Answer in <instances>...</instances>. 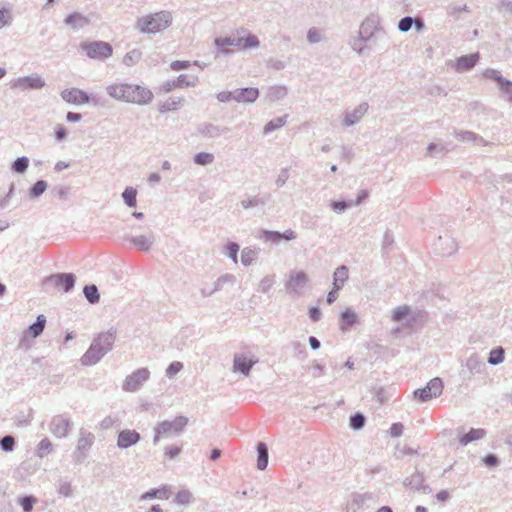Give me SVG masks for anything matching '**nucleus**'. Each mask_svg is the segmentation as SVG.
Segmentation results:
<instances>
[{"instance_id": "bb28decb", "label": "nucleus", "mask_w": 512, "mask_h": 512, "mask_svg": "<svg viewBox=\"0 0 512 512\" xmlns=\"http://www.w3.org/2000/svg\"><path fill=\"white\" fill-rule=\"evenodd\" d=\"M349 278V269L346 265H340L333 273V286L342 289Z\"/></svg>"}, {"instance_id": "4c0bfd02", "label": "nucleus", "mask_w": 512, "mask_h": 512, "mask_svg": "<svg viewBox=\"0 0 512 512\" xmlns=\"http://www.w3.org/2000/svg\"><path fill=\"white\" fill-rule=\"evenodd\" d=\"M83 294L90 304H97L100 301V293L95 284L84 286Z\"/></svg>"}, {"instance_id": "7ed1b4c3", "label": "nucleus", "mask_w": 512, "mask_h": 512, "mask_svg": "<svg viewBox=\"0 0 512 512\" xmlns=\"http://www.w3.org/2000/svg\"><path fill=\"white\" fill-rule=\"evenodd\" d=\"M172 22L171 12L162 10L139 17L135 27L142 34H156L170 27Z\"/></svg>"}, {"instance_id": "39448f33", "label": "nucleus", "mask_w": 512, "mask_h": 512, "mask_svg": "<svg viewBox=\"0 0 512 512\" xmlns=\"http://www.w3.org/2000/svg\"><path fill=\"white\" fill-rule=\"evenodd\" d=\"M95 441V436L93 433L87 431L84 428L79 430V438L77 441V446L75 451L73 452L74 462L77 464L83 463L85 458L87 457V453L89 449L92 447Z\"/></svg>"}, {"instance_id": "e2e57ef3", "label": "nucleus", "mask_w": 512, "mask_h": 512, "mask_svg": "<svg viewBox=\"0 0 512 512\" xmlns=\"http://www.w3.org/2000/svg\"><path fill=\"white\" fill-rule=\"evenodd\" d=\"M12 22V14L10 8H1L0 9V29L5 26L10 25Z\"/></svg>"}, {"instance_id": "58836bf2", "label": "nucleus", "mask_w": 512, "mask_h": 512, "mask_svg": "<svg viewBox=\"0 0 512 512\" xmlns=\"http://www.w3.org/2000/svg\"><path fill=\"white\" fill-rule=\"evenodd\" d=\"M259 249L245 247L241 252V262L244 266H250L258 257Z\"/></svg>"}, {"instance_id": "774afa93", "label": "nucleus", "mask_w": 512, "mask_h": 512, "mask_svg": "<svg viewBox=\"0 0 512 512\" xmlns=\"http://www.w3.org/2000/svg\"><path fill=\"white\" fill-rule=\"evenodd\" d=\"M499 89L502 93L508 95V101L512 102V81L505 78L504 81L499 84Z\"/></svg>"}, {"instance_id": "ddd939ff", "label": "nucleus", "mask_w": 512, "mask_h": 512, "mask_svg": "<svg viewBox=\"0 0 512 512\" xmlns=\"http://www.w3.org/2000/svg\"><path fill=\"white\" fill-rule=\"evenodd\" d=\"M45 80L39 75H30L18 77L12 81L13 88H20L22 90H38L45 87Z\"/></svg>"}, {"instance_id": "f03ea898", "label": "nucleus", "mask_w": 512, "mask_h": 512, "mask_svg": "<svg viewBox=\"0 0 512 512\" xmlns=\"http://www.w3.org/2000/svg\"><path fill=\"white\" fill-rule=\"evenodd\" d=\"M116 334L117 331L114 328L97 334L93 338L87 351L80 358L81 364L83 366H93L100 362L101 359L113 349Z\"/></svg>"}, {"instance_id": "c756f323", "label": "nucleus", "mask_w": 512, "mask_h": 512, "mask_svg": "<svg viewBox=\"0 0 512 512\" xmlns=\"http://www.w3.org/2000/svg\"><path fill=\"white\" fill-rule=\"evenodd\" d=\"M288 94V89L285 85H274L268 88L266 92V99L270 102H275L285 98Z\"/></svg>"}, {"instance_id": "1a4fd4ad", "label": "nucleus", "mask_w": 512, "mask_h": 512, "mask_svg": "<svg viewBox=\"0 0 512 512\" xmlns=\"http://www.w3.org/2000/svg\"><path fill=\"white\" fill-rule=\"evenodd\" d=\"M73 427L70 416L67 413L58 414L52 417L49 424L50 432L56 438H65L70 433Z\"/></svg>"}, {"instance_id": "0eeeda50", "label": "nucleus", "mask_w": 512, "mask_h": 512, "mask_svg": "<svg viewBox=\"0 0 512 512\" xmlns=\"http://www.w3.org/2000/svg\"><path fill=\"white\" fill-rule=\"evenodd\" d=\"M309 283L308 275L302 270H293L285 281V289L290 295H301V290Z\"/></svg>"}, {"instance_id": "4468645a", "label": "nucleus", "mask_w": 512, "mask_h": 512, "mask_svg": "<svg viewBox=\"0 0 512 512\" xmlns=\"http://www.w3.org/2000/svg\"><path fill=\"white\" fill-rule=\"evenodd\" d=\"M197 133L204 138H218L229 132V128L225 126L215 125L211 122H202L197 125Z\"/></svg>"}, {"instance_id": "aec40b11", "label": "nucleus", "mask_w": 512, "mask_h": 512, "mask_svg": "<svg viewBox=\"0 0 512 512\" xmlns=\"http://www.w3.org/2000/svg\"><path fill=\"white\" fill-rule=\"evenodd\" d=\"M234 93V101L238 103H254L259 97V89L256 87L235 89Z\"/></svg>"}, {"instance_id": "052dcab7", "label": "nucleus", "mask_w": 512, "mask_h": 512, "mask_svg": "<svg viewBox=\"0 0 512 512\" xmlns=\"http://www.w3.org/2000/svg\"><path fill=\"white\" fill-rule=\"evenodd\" d=\"M183 369V363L179 361H174L169 364L166 368L165 374L168 378L172 379L175 377L181 370Z\"/></svg>"}, {"instance_id": "f257e3e1", "label": "nucleus", "mask_w": 512, "mask_h": 512, "mask_svg": "<svg viewBox=\"0 0 512 512\" xmlns=\"http://www.w3.org/2000/svg\"><path fill=\"white\" fill-rule=\"evenodd\" d=\"M107 94L117 100L137 105L149 104L154 95L152 91L144 86L131 83H113L106 87Z\"/></svg>"}, {"instance_id": "a19ab883", "label": "nucleus", "mask_w": 512, "mask_h": 512, "mask_svg": "<svg viewBox=\"0 0 512 512\" xmlns=\"http://www.w3.org/2000/svg\"><path fill=\"white\" fill-rule=\"evenodd\" d=\"M123 201L128 207H135L137 204V190L134 187H126L122 193Z\"/></svg>"}, {"instance_id": "bf43d9fd", "label": "nucleus", "mask_w": 512, "mask_h": 512, "mask_svg": "<svg viewBox=\"0 0 512 512\" xmlns=\"http://www.w3.org/2000/svg\"><path fill=\"white\" fill-rule=\"evenodd\" d=\"M156 497H160V498L164 497L167 499L169 497L168 491L165 488L151 489V490L147 491L146 493H144L141 496V499H152V498H156Z\"/></svg>"}, {"instance_id": "680f3d73", "label": "nucleus", "mask_w": 512, "mask_h": 512, "mask_svg": "<svg viewBox=\"0 0 512 512\" xmlns=\"http://www.w3.org/2000/svg\"><path fill=\"white\" fill-rule=\"evenodd\" d=\"M483 76L487 79L494 80L499 84H501L504 81V77L501 75L500 71L493 69V68H487L483 72Z\"/></svg>"}, {"instance_id": "2eb2a0df", "label": "nucleus", "mask_w": 512, "mask_h": 512, "mask_svg": "<svg viewBox=\"0 0 512 512\" xmlns=\"http://www.w3.org/2000/svg\"><path fill=\"white\" fill-rule=\"evenodd\" d=\"M258 362V359L251 355L247 357L242 354H235L233 359L234 371H239L243 375L248 376L252 367Z\"/></svg>"}, {"instance_id": "ea45409f", "label": "nucleus", "mask_w": 512, "mask_h": 512, "mask_svg": "<svg viewBox=\"0 0 512 512\" xmlns=\"http://www.w3.org/2000/svg\"><path fill=\"white\" fill-rule=\"evenodd\" d=\"M142 58V52L140 49H132L127 52L122 60V63L127 67H132L136 65Z\"/></svg>"}, {"instance_id": "a211bd4d", "label": "nucleus", "mask_w": 512, "mask_h": 512, "mask_svg": "<svg viewBox=\"0 0 512 512\" xmlns=\"http://www.w3.org/2000/svg\"><path fill=\"white\" fill-rule=\"evenodd\" d=\"M462 365L465 367V369L462 370V374L465 375L466 372H468V379H471L475 374H480L485 367V364L477 353L471 354Z\"/></svg>"}, {"instance_id": "09e8293b", "label": "nucleus", "mask_w": 512, "mask_h": 512, "mask_svg": "<svg viewBox=\"0 0 512 512\" xmlns=\"http://www.w3.org/2000/svg\"><path fill=\"white\" fill-rule=\"evenodd\" d=\"M259 238L264 240L265 242H272L274 244H278L282 240L281 232L265 229L261 230Z\"/></svg>"}, {"instance_id": "864d4df0", "label": "nucleus", "mask_w": 512, "mask_h": 512, "mask_svg": "<svg viewBox=\"0 0 512 512\" xmlns=\"http://www.w3.org/2000/svg\"><path fill=\"white\" fill-rule=\"evenodd\" d=\"M306 37L309 44H317L323 40V34L317 27L309 28Z\"/></svg>"}, {"instance_id": "9d476101", "label": "nucleus", "mask_w": 512, "mask_h": 512, "mask_svg": "<svg viewBox=\"0 0 512 512\" xmlns=\"http://www.w3.org/2000/svg\"><path fill=\"white\" fill-rule=\"evenodd\" d=\"M376 503V496L372 492H353L350 495V502L348 504V510L356 512L359 509L370 508Z\"/></svg>"}, {"instance_id": "393cba45", "label": "nucleus", "mask_w": 512, "mask_h": 512, "mask_svg": "<svg viewBox=\"0 0 512 512\" xmlns=\"http://www.w3.org/2000/svg\"><path fill=\"white\" fill-rule=\"evenodd\" d=\"M130 242L140 251L148 252L154 244L155 237L150 235H138L129 238Z\"/></svg>"}, {"instance_id": "2f4dec72", "label": "nucleus", "mask_w": 512, "mask_h": 512, "mask_svg": "<svg viewBox=\"0 0 512 512\" xmlns=\"http://www.w3.org/2000/svg\"><path fill=\"white\" fill-rule=\"evenodd\" d=\"M454 136L463 142H476L478 145H486L485 139L472 131H455Z\"/></svg>"}, {"instance_id": "13d9d810", "label": "nucleus", "mask_w": 512, "mask_h": 512, "mask_svg": "<svg viewBox=\"0 0 512 512\" xmlns=\"http://www.w3.org/2000/svg\"><path fill=\"white\" fill-rule=\"evenodd\" d=\"M192 493L189 490L183 489L175 495V502L180 505H187L192 501Z\"/></svg>"}, {"instance_id": "6e6552de", "label": "nucleus", "mask_w": 512, "mask_h": 512, "mask_svg": "<svg viewBox=\"0 0 512 512\" xmlns=\"http://www.w3.org/2000/svg\"><path fill=\"white\" fill-rule=\"evenodd\" d=\"M150 378V371L148 368L143 367L135 370L128 376H126L122 389L127 392H136L142 385L147 382Z\"/></svg>"}, {"instance_id": "f8f14e48", "label": "nucleus", "mask_w": 512, "mask_h": 512, "mask_svg": "<svg viewBox=\"0 0 512 512\" xmlns=\"http://www.w3.org/2000/svg\"><path fill=\"white\" fill-rule=\"evenodd\" d=\"M196 84V77L189 78L186 74H181L175 79L163 82L159 87V91L163 93H169L176 88L194 87Z\"/></svg>"}, {"instance_id": "37998d69", "label": "nucleus", "mask_w": 512, "mask_h": 512, "mask_svg": "<svg viewBox=\"0 0 512 512\" xmlns=\"http://www.w3.org/2000/svg\"><path fill=\"white\" fill-rule=\"evenodd\" d=\"M505 359V351L502 347L494 348L490 351L488 357V363L491 365H498Z\"/></svg>"}, {"instance_id": "49530a36", "label": "nucleus", "mask_w": 512, "mask_h": 512, "mask_svg": "<svg viewBox=\"0 0 512 512\" xmlns=\"http://www.w3.org/2000/svg\"><path fill=\"white\" fill-rule=\"evenodd\" d=\"M236 281V278L234 275L232 274H224L222 276H220L215 282H214V285H213V292H218L220 290L223 289L224 285L227 284V283H235Z\"/></svg>"}, {"instance_id": "a18cd8bd", "label": "nucleus", "mask_w": 512, "mask_h": 512, "mask_svg": "<svg viewBox=\"0 0 512 512\" xmlns=\"http://www.w3.org/2000/svg\"><path fill=\"white\" fill-rule=\"evenodd\" d=\"M37 501V498L33 495L18 498V504L22 507L23 512H31Z\"/></svg>"}, {"instance_id": "dca6fc26", "label": "nucleus", "mask_w": 512, "mask_h": 512, "mask_svg": "<svg viewBox=\"0 0 512 512\" xmlns=\"http://www.w3.org/2000/svg\"><path fill=\"white\" fill-rule=\"evenodd\" d=\"M369 105L367 102L360 103L352 111H346L342 120V124L346 127L355 125L367 113Z\"/></svg>"}, {"instance_id": "c03bdc74", "label": "nucleus", "mask_w": 512, "mask_h": 512, "mask_svg": "<svg viewBox=\"0 0 512 512\" xmlns=\"http://www.w3.org/2000/svg\"><path fill=\"white\" fill-rule=\"evenodd\" d=\"M266 198L260 195L253 196L249 199H244L241 201V206L244 209H250L257 206H264L266 204Z\"/></svg>"}, {"instance_id": "4d7b16f0", "label": "nucleus", "mask_w": 512, "mask_h": 512, "mask_svg": "<svg viewBox=\"0 0 512 512\" xmlns=\"http://www.w3.org/2000/svg\"><path fill=\"white\" fill-rule=\"evenodd\" d=\"M275 283V275H266L258 285V291L268 293Z\"/></svg>"}, {"instance_id": "c85d7f7f", "label": "nucleus", "mask_w": 512, "mask_h": 512, "mask_svg": "<svg viewBox=\"0 0 512 512\" xmlns=\"http://www.w3.org/2000/svg\"><path fill=\"white\" fill-rule=\"evenodd\" d=\"M357 322H358V316L350 308L344 310L340 314V329L342 331L348 330L350 327H352Z\"/></svg>"}, {"instance_id": "5fc2aeb1", "label": "nucleus", "mask_w": 512, "mask_h": 512, "mask_svg": "<svg viewBox=\"0 0 512 512\" xmlns=\"http://www.w3.org/2000/svg\"><path fill=\"white\" fill-rule=\"evenodd\" d=\"M15 447H16V440L13 436L6 435V436L0 438V448L4 452H12V451H14Z\"/></svg>"}, {"instance_id": "0e129e2a", "label": "nucleus", "mask_w": 512, "mask_h": 512, "mask_svg": "<svg viewBox=\"0 0 512 512\" xmlns=\"http://www.w3.org/2000/svg\"><path fill=\"white\" fill-rule=\"evenodd\" d=\"M369 40L366 39L365 37L363 36H360V34H358V37L355 38L352 42H351V47L354 51H356L358 54H361L365 48V45L366 43L368 42Z\"/></svg>"}, {"instance_id": "79ce46f5", "label": "nucleus", "mask_w": 512, "mask_h": 512, "mask_svg": "<svg viewBox=\"0 0 512 512\" xmlns=\"http://www.w3.org/2000/svg\"><path fill=\"white\" fill-rule=\"evenodd\" d=\"M366 423V417L361 412H356L349 418V426L353 430H361Z\"/></svg>"}, {"instance_id": "f704fd0d", "label": "nucleus", "mask_w": 512, "mask_h": 512, "mask_svg": "<svg viewBox=\"0 0 512 512\" xmlns=\"http://www.w3.org/2000/svg\"><path fill=\"white\" fill-rule=\"evenodd\" d=\"M184 103V98L174 97L169 98L166 101L159 104L158 110L160 113H167L169 111H175L179 109Z\"/></svg>"}, {"instance_id": "cd10ccee", "label": "nucleus", "mask_w": 512, "mask_h": 512, "mask_svg": "<svg viewBox=\"0 0 512 512\" xmlns=\"http://www.w3.org/2000/svg\"><path fill=\"white\" fill-rule=\"evenodd\" d=\"M425 477L423 473L416 471L410 477H407L404 481V485L411 489L420 491L421 489L426 490L428 487L424 486Z\"/></svg>"}, {"instance_id": "603ef678", "label": "nucleus", "mask_w": 512, "mask_h": 512, "mask_svg": "<svg viewBox=\"0 0 512 512\" xmlns=\"http://www.w3.org/2000/svg\"><path fill=\"white\" fill-rule=\"evenodd\" d=\"M29 166V159L26 156L18 157L13 163H12V170L16 173H24Z\"/></svg>"}, {"instance_id": "20e7f679", "label": "nucleus", "mask_w": 512, "mask_h": 512, "mask_svg": "<svg viewBox=\"0 0 512 512\" xmlns=\"http://www.w3.org/2000/svg\"><path fill=\"white\" fill-rule=\"evenodd\" d=\"M80 47L90 59L105 61L113 54L111 44L104 41L83 42Z\"/></svg>"}, {"instance_id": "412c9836", "label": "nucleus", "mask_w": 512, "mask_h": 512, "mask_svg": "<svg viewBox=\"0 0 512 512\" xmlns=\"http://www.w3.org/2000/svg\"><path fill=\"white\" fill-rule=\"evenodd\" d=\"M64 23L74 30L81 29L90 24V19L79 12H73L67 15Z\"/></svg>"}, {"instance_id": "b1692460", "label": "nucleus", "mask_w": 512, "mask_h": 512, "mask_svg": "<svg viewBox=\"0 0 512 512\" xmlns=\"http://www.w3.org/2000/svg\"><path fill=\"white\" fill-rule=\"evenodd\" d=\"M236 42L237 49L239 50L257 49L260 47L259 38L256 35L249 32L245 36L237 37Z\"/></svg>"}, {"instance_id": "7c9ffc66", "label": "nucleus", "mask_w": 512, "mask_h": 512, "mask_svg": "<svg viewBox=\"0 0 512 512\" xmlns=\"http://www.w3.org/2000/svg\"><path fill=\"white\" fill-rule=\"evenodd\" d=\"M46 325V317L42 314L38 315L36 321L29 325L25 333L32 338L40 336Z\"/></svg>"}, {"instance_id": "c9c22d12", "label": "nucleus", "mask_w": 512, "mask_h": 512, "mask_svg": "<svg viewBox=\"0 0 512 512\" xmlns=\"http://www.w3.org/2000/svg\"><path fill=\"white\" fill-rule=\"evenodd\" d=\"M236 39H237V37H232V36L218 37L215 39L214 43L221 53L228 54L231 52V50H229L227 48L228 46H233V47L237 48Z\"/></svg>"}, {"instance_id": "9b49d317", "label": "nucleus", "mask_w": 512, "mask_h": 512, "mask_svg": "<svg viewBox=\"0 0 512 512\" xmlns=\"http://www.w3.org/2000/svg\"><path fill=\"white\" fill-rule=\"evenodd\" d=\"M188 424V418L185 416H177L173 420H165L159 422L158 433H163L165 436L170 434H180Z\"/></svg>"}, {"instance_id": "72a5a7b5", "label": "nucleus", "mask_w": 512, "mask_h": 512, "mask_svg": "<svg viewBox=\"0 0 512 512\" xmlns=\"http://www.w3.org/2000/svg\"><path fill=\"white\" fill-rule=\"evenodd\" d=\"M269 453L268 447L264 442L257 444V468L259 470H265L268 465Z\"/></svg>"}, {"instance_id": "f3484780", "label": "nucleus", "mask_w": 512, "mask_h": 512, "mask_svg": "<svg viewBox=\"0 0 512 512\" xmlns=\"http://www.w3.org/2000/svg\"><path fill=\"white\" fill-rule=\"evenodd\" d=\"M60 95L67 103L75 105L88 103V93L79 88L64 89Z\"/></svg>"}, {"instance_id": "de8ad7c7", "label": "nucleus", "mask_w": 512, "mask_h": 512, "mask_svg": "<svg viewBox=\"0 0 512 512\" xmlns=\"http://www.w3.org/2000/svg\"><path fill=\"white\" fill-rule=\"evenodd\" d=\"M53 451V444L48 438L42 439L37 445V456L40 458L45 457L48 453Z\"/></svg>"}, {"instance_id": "423d86ee", "label": "nucleus", "mask_w": 512, "mask_h": 512, "mask_svg": "<svg viewBox=\"0 0 512 512\" xmlns=\"http://www.w3.org/2000/svg\"><path fill=\"white\" fill-rule=\"evenodd\" d=\"M443 381L439 377L431 379L427 385L423 388L416 389L414 391V397L420 402H427L433 398H436L442 394Z\"/></svg>"}, {"instance_id": "69168bd1", "label": "nucleus", "mask_w": 512, "mask_h": 512, "mask_svg": "<svg viewBox=\"0 0 512 512\" xmlns=\"http://www.w3.org/2000/svg\"><path fill=\"white\" fill-rule=\"evenodd\" d=\"M496 8L501 14L512 15V0H499Z\"/></svg>"}, {"instance_id": "338daca9", "label": "nucleus", "mask_w": 512, "mask_h": 512, "mask_svg": "<svg viewBox=\"0 0 512 512\" xmlns=\"http://www.w3.org/2000/svg\"><path fill=\"white\" fill-rule=\"evenodd\" d=\"M413 22H415L414 17L405 16L398 22V29L401 32H408L412 28Z\"/></svg>"}, {"instance_id": "e433bc0d", "label": "nucleus", "mask_w": 512, "mask_h": 512, "mask_svg": "<svg viewBox=\"0 0 512 512\" xmlns=\"http://www.w3.org/2000/svg\"><path fill=\"white\" fill-rule=\"evenodd\" d=\"M287 118H288V115L285 114L281 117H277L275 119L270 120L269 122H267L265 124V126L263 128V134L267 135V134L275 131L276 129L283 127L287 122Z\"/></svg>"}, {"instance_id": "a878e982", "label": "nucleus", "mask_w": 512, "mask_h": 512, "mask_svg": "<svg viewBox=\"0 0 512 512\" xmlns=\"http://www.w3.org/2000/svg\"><path fill=\"white\" fill-rule=\"evenodd\" d=\"M54 278L56 286L62 287L64 292L73 290L76 282V277L73 273H58L54 275Z\"/></svg>"}, {"instance_id": "6ab92c4d", "label": "nucleus", "mask_w": 512, "mask_h": 512, "mask_svg": "<svg viewBox=\"0 0 512 512\" xmlns=\"http://www.w3.org/2000/svg\"><path fill=\"white\" fill-rule=\"evenodd\" d=\"M141 439L140 434L136 430L124 429L119 432L117 437V446L120 449H127L137 444Z\"/></svg>"}, {"instance_id": "8fccbe9b", "label": "nucleus", "mask_w": 512, "mask_h": 512, "mask_svg": "<svg viewBox=\"0 0 512 512\" xmlns=\"http://www.w3.org/2000/svg\"><path fill=\"white\" fill-rule=\"evenodd\" d=\"M47 182L44 180H38L29 190V196L31 198L40 197L47 189Z\"/></svg>"}, {"instance_id": "6e6d98bb", "label": "nucleus", "mask_w": 512, "mask_h": 512, "mask_svg": "<svg viewBox=\"0 0 512 512\" xmlns=\"http://www.w3.org/2000/svg\"><path fill=\"white\" fill-rule=\"evenodd\" d=\"M239 249L240 246L236 242H229L225 246L224 254L228 256L234 263H237Z\"/></svg>"}, {"instance_id": "4be33fe9", "label": "nucleus", "mask_w": 512, "mask_h": 512, "mask_svg": "<svg viewBox=\"0 0 512 512\" xmlns=\"http://www.w3.org/2000/svg\"><path fill=\"white\" fill-rule=\"evenodd\" d=\"M378 29V20L375 17H367L359 27L360 36L370 40Z\"/></svg>"}, {"instance_id": "3c124183", "label": "nucleus", "mask_w": 512, "mask_h": 512, "mask_svg": "<svg viewBox=\"0 0 512 512\" xmlns=\"http://www.w3.org/2000/svg\"><path fill=\"white\" fill-rule=\"evenodd\" d=\"M214 155L212 153L208 152H199L194 155V163L197 165L205 166L213 163L214 161Z\"/></svg>"}, {"instance_id": "473e14b6", "label": "nucleus", "mask_w": 512, "mask_h": 512, "mask_svg": "<svg viewBox=\"0 0 512 512\" xmlns=\"http://www.w3.org/2000/svg\"><path fill=\"white\" fill-rule=\"evenodd\" d=\"M486 435V430L482 428H471L468 433L460 437L459 442L462 446H466L472 441L480 440Z\"/></svg>"}, {"instance_id": "5701e85b", "label": "nucleus", "mask_w": 512, "mask_h": 512, "mask_svg": "<svg viewBox=\"0 0 512 512\" xmlns=\"http://www.w3.org/2000/svg\"><path fill=\"white\" fill-rule=\"evenodd\" d=\"M479 54H469L459 57L455 63V69L458 72L471 70L478 62Z\"/></svg>"}]
</instances>
